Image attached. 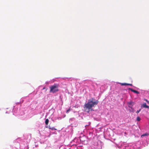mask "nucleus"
Here are the masks:
<instances>
[{
  "instance_id": "obj_14",
  "label": "nucleus",
  "mask_w": 149,
  "mask_h": 149,
  "mask_svg": "<svg viewBox=\"0 0 149 149\" xmlns=\"http://www.w3.org/2000/svg\"><path fill=\"white\" fill-rule=\"evenodd\" d=\"M49 128V129H52H52H52V128Z\"/></svg>"
},
{
  "instance_id": "obj_2",
  "label": "nucleus",
  "mask_w": 149,
  "mask_h": 149,
  "mask_svg": "<svg viewBox=\"0 0 149 149\" xmlns=\"http://www.w3.org/2000/svg\"><path fill=\"white\" fill-rule=\"evenodd\" d=\"M58 87L59 85L58 84H54L50 87L49 92L54 93L58 92L59 91Z\"/></svg>"
},
{
  "instance_id": "obj_1",
  "label": "nucleus",
  "mask_w": 149,
  "mask_h": 149,
  "mask_svg": "<svg viewBox=\"0 0 149 149\" xmlns=\"http://www.w3.org/2000/svg\"><path fill=\"white\" fill-rule=\"evenodd\" d=\"M94 100L92 98L91 100H89L88 102L84 104V108L85 112L89 113L90 111L93 110L92 107L97 104L98 101L97 100L93 101Z\"/></svg>"
},
{
  "instance_id": "obj_7",
  "label": "nucleus",
  "mask_w": 149,
  "mask_h": 149,
  "mask_svg": "<svg viewBox=\"0 0 149 149\" xmlns=\"http://www.w3.org/2000/svg\"><path fill=\"white\" fill-rule=\"evenodd\" d=\"M148 135V134L147 133H146L144 134H143L141 135V137H142L143 136H147Z\"/></svg>"
},
{
  "instance_id": "obj_13",
  "label": "nucleus",
  "mask_w": 149,
  "mask_h": 149,
  "mask_svg": "<svg viewBox=\"0 0 149 149\" xmlns=\"http://www.w3.org/2000/svg\"><path fill=\"white\" fill-rule=\"evenodd\" d=\"M145 101H146L148 103L149 102L146 99H145L144 100Z\"/></svg>"
},
{
  "instance_id": "obj_8",
  "label": "nucleus",
  "mask_w": 149,
  "mask_h": 149,
  "mask_svg": "<svg viewBox=\"0 0 149 149\" xmlns=\"http://www.w3.org/2000/svg\"><path fill=\"white\" fill-rule=\"evenodd\" d=\"M136 120L138 121H140L141 120V118H140L139 117V116H138L137 117Z\"/></svg>"
},
{
  "instance_id": "obj_3",
  "label": "nucleus",
  "mask_w": 149,
  "mask_h": 149,
  "mask_svg": "<svg viewBox=\"0 0 149 149\" xmlns=\"http://www.w3.org/2000/svg\"><path fill=\"white\" fill-rule=\"evenodd\" d=\"M129 104L128 107H129L132 108L133 105L134 104V102H130L128 103Z\"/></svg>"
},
{
  "instance_id": "obj_11",
  "label": "nucleus",
  "mask_w": 149,
  "mask_h": 149,
  "mask_svg": "<svg viewBox=\"0 0 149 149\" xmlns=\"http://www.w3.org/2000/svg\"><path fill=\"white\" fill-rule=\"evenodd\" d=\"M70 110V109L69 108L67 110V111H66V113H67L68 112H69Z\"/></svg>"
},
{
  "instance_id": "obj_12",
  "label": "nucleus",
  "mask_w": 149,
  "mask_h": 149,
  "mask_svg": "<svg viewBox=\"0 0 149 149\" xmlns=\"http://www.w3.org/2000/svg\"><path fill=\"white\" fill-rule=\"evenodd\" d=\"M127 85H130V86H132V84H127Z\"/></svg>"
},
{
  "instance_id": "obj_10",
  "label": "nucleus",
  "mask_w": 149,
  "mask_h": 149,
  "mask_svg": "<svg viewBox=\"0 0 149 149\" xmlns=\"http://www.w3.org/2000/svg\"><path fill=\"white\" fill-rule=\"evenodd\" d=\"M141 109H140L139 110H138V111H136V113H139V112L141 111Z\"/></svg>"
},
{
  "instance_id": "obj_9",
  "label": "nucleus",
  "mask_w": 149,
  "mask_h": 149,
  "mask_svg": "<svg viewBox=\"0 0 149 149\" xmlns=\"http://www.w3.org/2000/svg\"><path fill=\"white\" fill-rule=\"evenodd\" d=\"M120 84L122 86H126V85H127V83H120Z\"/></svg>"
},
{
  "instance_id": "obj_5",
  "label": "nucleus",
  "mask_w": 149,
  "mask_h": 149,
  "mask_svg": "<svg viewBox=\"0 0 149 149\" xmlns=\"http://www.w3.org/2000/svg\"><path fill=\"white\" fill-rule=\"evenodd\" d=\"M143 106L144 108H149V106L148 105H147L146 103H145L143 104Z\"/></svg>"
},
{
  "instance_id": "obj_4",
  "label": "nucleus",
  "mask_w": 149,
  "mask_h": 149,
  "mask_svg": "<svg viewBox=\"0 0 149 149\" xmlns=\"http://www.w3.org/2000/svg\"><path fill=\"white\" fill-rule=\"evenodd\" d=\"M129 90L131 91L132 92H133L135 93H136V94H139V91H136V90H134L133 89H132V88H129Z\"/></svg>"
},
{
  "instance_id": "obj_15",
  "label": "nucleus",
  "mask_w": 149,
  "mask_h": 149,
  "mask_svg": "<svg viewBox=\"0 0 149 149\" xmlns=\"http://www.w3.org/2000/svg\"><path fill=\"white\" fill-rule=\"evenodd\" d=\"M45 89V88L44 87L43 88V89Z\"/></svg>"
},
{
  "instance_id": "obj_6",
  "label": "nucleus",
  "mask_w": 149,
  "mask_h": 149,
  "mask_svg": "<svg viewBox=\"0 0 149 149\" xmlns=\"http://www.w3.org/2000/svg\"><path fill=\"white\" fill-rule=\"evenodd\" d=\"M49 122V120L48 119H47L45 120V123L46 125H48Z\"/></svg>"
}]
</instances>
